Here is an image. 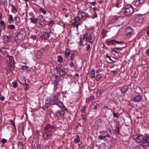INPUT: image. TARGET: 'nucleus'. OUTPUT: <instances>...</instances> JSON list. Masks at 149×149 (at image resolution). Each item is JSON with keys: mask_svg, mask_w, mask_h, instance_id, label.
Instances as JSON below:
<instances>
[{"mask_svg": "<svg viewBox=\"0 0 149 149\" xmlns=\"http://www.w3.org/2000/svg\"><path fill=\"white\" fill-rule=\"evenodd\" d=\"M26 35L25 31L24 30H20L15 37V40L16 42H20L24 40Z\"/></svg>", "mask_w": 149, "mask_h": 149, "instance_id": "f257e3e1", "label": "nucleus"}, {"mask_svg": "<svg viewBox=\"0 0 149 149\" xmlns=\"http://www.w3.org/2000/svg\"><path fill=\"white\" fill-rule=\"evenodd\" d=\"M124 14L126 15H129L133 13L134 9L133 7L130 4L126 5L125 7Z\"/></svg>", "mask_w": 149, "mask_h": 149, "instance_id": "f03ea898", "label": "nucleus"}, {"mask_svg": "<svg viewBox=\"0 0 149 149\" xmlns=\"http://www.w3.org/2000/svg\"><path fill=\"white\" fill-rule=\"evenodd\" d=\"M133 137L136 142L142 143L145 138H146V136L140 134L137 135H134Z\"/></svg>", "mask_w": 149, "mask_h": 149, "instance_id": "7ed1b4c3", "label": "nucleus"}, {"mask_svg": "<svg viewBox=\"0 0 149 149\" xmlns=\"http://www.w3.org/2000/svg\"><path fill=\"white\" fill-rule=\"evenodd\" d=\"M51 33V31L50 30L49 31L45 32L41 36V39L43 41L47 40L50 37Z\"/></svg>", "mask_w": 149, "mask_h": 149, "instance_id": "20e7f679", "label": "nucleus"}, {"mask_svg": "<svg viewBox=\"0 0 149 149\" xmlns=\"http://www.w3.org/2000/svg\"><path fill=\"white\" fill-rule=\"evenodd\" d=\"M52 135V132L51 130L45 132L43 134V138L44 139L48 140Z\"/></svg>", "mask_w": 149, "mask_h": 149, "instance_id": "39448f33", "label": "nucleus"}, {"mask_svg": "<svg viewBox=\"0 0 149 149\" xmlns=\"http://www.w3.org/2000/svg\"><path fill=\"white\" fill-rule=\"evenodd\" d=\"M134 33L133 29L131 27H128L126 28L125 31V34L128 37L131 36Z\"/></svg>", "mask_w": 149, "mask_h": 149, "instance_id": "423d86ee", "label": "nucleus"}, {"mask_svg": "<svg viewBox=\"0 0 149 149\" xmlns=\"http://www.w3.org/2000/svg\"><path fill=\"white\" fill-rule=\"evenodd\" d=\"M142 97L140 95H135L133 98L134 101L136 102H139L141 101Z\"/></svg>", "mask_w": 149, "mask_h": 149, "instance_id": "0eeeda50", "label": "nucleus"}, {"mask_svg": "<svg viewBox=\"0 0 149 149\" xmlns=\"http://www.w3.org/2000/svg\"><path fill=\"white\" fill-rule=\"evenodd\" d=\"M65 113V112L63 110H62L57 111L56 113V115L57 117L60 116L62 119H64Z\"/></svg>", "mask_w": 149, "mask_h": 149, "instance_id": "6e6552de", "label": "nucleus"}, {"mask_svg": "<svg viewBox=\"0 0 149 149\" xmlns=\"http://www.w3.org/2000/svg\"><path fill=\"white\" fill-rule=\"evenodd\" d=\"M142 144L145 147H148L149 146V135L146 136V138H145L143 141Z\"/></svg>", "mask_w": 149, "mask_h": 149, "instance_id": "1a4fd4ad", "label": "nucleus"}, {"mask_svg": "<svg viewBox=\"0 0 149 149\" xmlns=\"http://www.w3.org/2000/svg\"><path fill=\"white\" fill-rule=\"evenodd\" d=\"M59 76L57 75H53L51 77V80L52 83L54 84L58 83L57 81V78Z\"/></svg>", "mask_w": 149, "mask_h": 149, "instance_id": "9d476101", "label": "nucleus"}, {"mask_svg": "<svg viewBox=\"0 0 149 149\" xmlns=\"http://www.w3.org/2000/svg\"><path fill=\"white\" fill-rule=\"evenodd\" d=\"M11 40L10 36H5L3 38V42L6 44H8Z\"/></svg>", "mask_w": 149, "mask_h": 149, "instance_id": "9b49d317", "label": "nucleus"}, {"mask_svg": "<svg viewBox=\"0 0 149 149\" xmlns=\"http://www.w3.org/2000/svg\"><path fill=\"white\" fill-rule=\"evenodd\" d=\"M6 26V24L3 21H0V33L2 32V30H5Z\"/></svg>", "mask_w": 149, "mask_h": 149, "instance_id": "f8f14e48", "label": "nucleus"}, {"mask_svg": "<svg viewBox=\"0 0 149 149\" xmlns=\"http://www.w3.org/2000/svg\"><path fill=\"white\" fill-rule=\"evenodd\" d=\"M108 42L109 44H111L113 45H115L117 44H121L123 43V42L122 41H118L114 40H109L108 41Z\"/></svg>", "mask_w": 149, "mask_h": 149, "instance_id": "ddd939ff", "label": "nucleus"}, {"mask_svg": "<svg viewBox=\"0 0 149 149\" xmlns=\"http://www.w3.org/2000/svg\"><path fill=\"white\" fill-rule=\"evenodd\" d=\"M24 124L23 122H21L18 124V130L19 132H22L24 130Z\"/></svg>", "mask_w": 149, "mask_h": 149, "instance_id": "4468645a", "label": "nucleus"}, {"mask_svg": "<svg viewBox=\"0 0 149 149\" xmlns=\"http://www.w3.org/2000/svg\"><path fill=\"white\" fill-rule=\"evenodd\" d=\"M79 17H89L88 15L85 12H79L78 13Z\"/></svg>", "mask_w": 149, "mask_h": 149, "instance_id": "2eb2a0df", "label": "nucleus"}, {"mask_svg": "<svg viewBox=\"0 0 149 149\" xmlns=\"http://www.w3.org/2000/svg\"><path fill=\"white\" fill-rule=\"evenodd\" d=\"M95 39V38L92 37V35L90 34V35L88 36L87 40H88L90 43L92 44L94 42Z\"/></svg>", "mask_w": 149, "mask_h": 149, "instance_id": "dca6fc26", "label": "nucleus"}, {"mask_svg": "<svg viewBox=\"0 0 149 149\" xmlns=\"http://www.w3.org/2000/svg\"><path fill=\"white\" fill-rule=\"evenodd\" d=\"M81 21L80 19L78 17H77L75 18V21L74 24H81Z\"/></svg>", "mask_w": 149, "mask_h": 149, "instance_id": "f3484780", "label": "nucleus"}, {"mask_svg": "<svg viewBox=\"0 0 149 149\" xmlns=\"http://www.w3.org/2000/svg\"><path fill=\"white\" fill-rule=\"evenodd\" d=\"M145 147L142 144L137 145L135 146L134 149H145Z\"/></svg>", "mask_w": 149, "mask_h": 149, "instance_id": "a211bd4d", "label": "nucleus"}, {"mask_svg": "<svg viewBox=\"0 0 149 149\" xmlns=\"http://www.w3.org/2000/svg\"><path fill=\"white\" fill-rule=\"evenodd\" d=\"M70 54V50L68 49L67 48L65 49V55L66 58L68 57Z\"/></svg>", "mask_w": 149, "mask_h": 149, "instance_id": "6ab92c4d", "label": "nucleus"}, {"mask_svg": "<svg viewBox=\"0 0 149 149\" xmlns=\"http://www.w3.org/2000/svg\"><path fill=\"white\" fill-rule=\"evenodd\" d=\"M95 72L94 69H92L90 72V76L91 78H94L95 77Z\"/></svg>", "mask_w": 149, "mask_h": 149, "instance_id": "aec40b11", "label": "nucleus"}, {"mask_svg": "<svg viewBox=\"0 0 149 149\" xmlns=\"http://www.w3.org/2000/svg\"><path fill=\"white\" fill-rule=\"evenodd\" d=\"M38 21H39L40 23H41L42 22H43L45 20V18H44L42 16L39 15L38 16L37 18Z\"/></svg>", "mask_w": 149, "mask_h": 149, "instance_id": "412c9836", "label": "nucleus"}, {"mask_svg": "<svg viewBox=\"0 0 149 149\" xmlns=\"http://www.w3.org/2000/svg\"><path fill=\"white\" fill-rule=\"evenodd\" d=\"M144 1V0H138L135 2V4L136 6L140 5L143 3Z\"/></svg>", "mask_w": 149, "mask_h": 149, "instance_id": "4be33fe9", "label": "nucleus"}, {"mask_svg": "<svg viewBox=\"0 0 149 149\" xmlns=\"http://www.w3.org/2000/svg\"><path fill=\"white\" fill-rule=\"evenodd\" d=\"M65 69H62L60 71V75L61 77H63L65 74Z\"/></svg>", "mask_w": 149, "mask_h": 149, "instance_id": "5701e85b", "label": "nucleus"}, {"mask_svg": "<svg viewBox=\"0 0 149 149\" xmlns=\"http://www.w3.org/2000/svg\"><path fill=\"white\" fill-rule=\"evenodd\" d=\"M45 101L46 102H47V101H48V102H50L51 103H52V99L51 97L50 96H47L45 98Z\"/></svg>", "mask_w": 149, "mask_h": 149, "instance_id": "b1692460", "label": "nucleus"}, {"mask_svg": "<svg viewBox=\"0 0 149 149\" xmlns=\"http://www.w3.org/2000/svg\"><path fill=\"white\" fill-rule=\"evenodd\" d=\"M102 78V76L100 74H97L95 77V79L97 81L100 80Z\"/></svg>", "mask_w": 149, "mask_h": 149, "instance_id": "393cba45", "label": "nucleus"}, {"mask_svg": "<svg viewBox=\"0 0 149 149\" xmlns=\"http://www.w3.org/2000/svg\"><path fill=\"white\" fill-rule=\"evenodd\" d=\"M120 90L122 93H124L127 92V87H121Z\"/></svg>", "mask_w": 149, "mask_h": 149, "instance_id": "a878e982", "label": "nucleus"}, {"mask_svg": "<svg viewBox=\"0 0 149 149\" xmlns=\"http://www.w3.org/2000/svg\"><path fill=\"white\" fill-rule=\"evenodd\" d=\"M102 121L100 120L99 119H98L95 122V125H96L97 128H98L100 125Z\"/></svg>", "mask_w": 149, "mask_h": 149, "instance_id": "bb28decb", "label": "nucleus"}, {"mask_svg": "<svg viewBox=\"0 0 149 149\" xmlns=\"http://www.w3.org/2000/svg\"><path fill=\"white\" fill-rule=\"evenodd\" d=\"M30 19L31 22L33 24H36L38 21L37 18H31Z\"/></svg>", "mask_w": 149, "mask_h": 149, "instance_id": "cd10ccee", "label": "nucleus"}, {"mask_svg": "<svg viewBox=\"0 0 149 149\" xmlns=\"http://www.w3.org/2000/svg\"><path fill=\"white\" fill-rule=\"evenodd\" d=\"M74 141L76 143H78L80 142V139L78 135H77L76 138L74 140Z\"/></svg>", "mask_w": 149, "mask_h": 149, "instance_id": "c85d7f7f", "label": "nucleus"}, {"mask_svg": "<svg viewBox=\"0 0 149 149\" xmlns=\"http://www.w3.org/2000/svg\"><path fill=\"white\" fill-rule=\"evenodd\" d=\"M55 104L58 105V102L56 100H52V103H51V105L52 106V105Z\"/></svg>", "mask_w": 149, "mask_h": 149, "instance_id": "c756f323", "label": "nucleus"}, {"mask_svg": "<svg viewBox=\"0 0 149 149\" xmlns=\"http://www.w3.org/2000/svg\"><path fill=\"white\" fill-rule=\"evenodd\" d=\"M8 28L10 30L14 29L15 28V26L14 25L10 24L8 25Z\"/></svg>", "mask_w": 149, "mask_h": 149, "instance_id": "7c9ffc66", "label": "nucleus"}, {"mask_svg": "<svg viewBox=\"0 0 149 149\" xmlns=\"http://www.w3.org/2000/svg\"><path fill=\"white\" fill-rule=\"evenodd\" d=\"M119 49L121 50L120 48V47H115V48L112 49V51H114L116 53H118L119 52H118V50Z\"/></svg>", "mask_w": 149, "mask_h": 149, "instance_id": "2f4dec72", "label": "nucleus"}, {"mask_svg": "<svg viewBox=\"0 0 149 149\" xmlns=\"http://www.w3.org/2000/svg\"><path fill=\"white\" fill-rule=\"evenodd\" d=\"M88 34L86 33L84 34L83 36V39L87 41L88 39Z\"/></svg>", "mask_w": 149, "mask_h": 149, "instance_id": "473e14b6", "label": "nucleus"}, {"mask_svg": "<svg viewBox=\"0 0 149 149\" xmlns=\"http://www.w3.org/2000/svg\"><path fill=\"white\" fill-rule=\"evenodd\" d=\"M9 121L11 123H12V124L13 125L14 127L15 130H16V127L15 126V123L14 122L12 119L9 120Z\"/></svg>", "mask_w": 149, "mask_h": 149, "instance_id": "72a5a7b5", "label": "nucleus"}, {"mask_svg": "<svg viewBox=\"0 0 149 149\" xmlns=\"http://www.w3.org/2000/svg\"><path fill=\"white\" fill-rule=\"evenodd\" d=\"M58 101L59 102V103H60L61 104V107H63V110H65V111L67 110H68L65 107V106L63 105V102H61L60 101L58 100Z\"/></svg>", "mask_w": 149, "mask_h": 149, "instance_id": "f704fd0d", "label": "nucleus"}, {"mask_svg": "<svg viewBox=\"0 0 149 149\" xmlns=\"http://www.w3.org/2000/svg\"><path fill=\"white\" fill-rule=\"evenodd\" d=\"M115 131L116 132V133L117 134H120V131L119 127L118 126H116V128L115 130Z\"/></svg>", "mask_w": 149, "mask_h": 149, "instance_id": "c9c22d12", "label": "nucleus"}, {"mask_svg": "<svg viewBox=\"0 0 149 149\" xmlns=\"http://www.w3.org/2000/svg\"><path fill=\"white\" fill-rule=\"evenodd\" d=\"M51 125L50 124H48L46 125L44 128V130L45 131H47Z\"/></svg>", "mask_w": 149, "mask_h": 149, "instance_id": "e433bc0d", "label": "nucleus"}, {"mask_svg": "<svg viewBox=\"0 0 149 149\" xmlns=\"http://www.w3.org/2000/svg\"><path fill=\"white\" fill-rule=\"evenodd\" d=\"M58 61L60 63H62L63 61V57L60 56H58Z\"/></svg>", "mask_w": 149, "mask_h": 149, "instance_id": "4c0bfd02", "label": "nucleus"}, {"mask_svg": "<svg viewBox=\"0 0 149 149\" xmlns=\"http://www.w3.org/2000/svg\"><path fill=\"white\" fill-rule=\"evenodd\" d=\"M40 11L42 13L44 14H46V11L44 10L42 8H40L39 9Z\"/></svg>", "mask_w": 149, "mask_h": 149, "instance_id": "58836bf2", "label": "nucleus"}, {"mask_svg": "<svg viewBox=\"0 0 149 149\" xmlns=\"http://www.w3.org/2000/svg\"><path fill=\"white\" fill-rule=\"evenodd\" d=\"M8 57L9 58V61L10 63H12L13 61V57L10 56H8Z\"/></svg>", "mask_w": 149, "mask_h": 149, "instance_id": "ea45409f", "label": "nucleus"}, {"mask_svg": "<svg viewBox=\"0 0 149 149\" xmlns=\"http://www.w3.org/2000/svg\"><path fill=\"white\" fill-rule=\"evenodd\" d=\"M28 67L27 66L24 65L21 68L22 70H26L28 69Z\"/></svg>", "mask_w": 149, "mask_h": 149, "instance_id": "a19ab883", "label": "nucleus"}, {"mask_svg": "<svg viewBox=\"0 0 149 149\" xmlns=\"http://www.w3.org/2000/svg\"><path fill=\"white\" fill-rule=\"evenodd\" d=\"M13 85V87L15 88H16L18 86V84L17 82H13L12 83Z\"/></svg>", "mask_w": 149, "mask_h": 149, "instance_id": "79ce46f5", "label": "nucleus"}, {"mask_svg": "<svg viewBox=\"0 0 149 149\" xmlns=\"http://www.w3.org/2000/svg\"><path fill=\"white\" fill-rule=\"evenodd\" d=\"M98 138L99 140H103L105 138V136H104L100 135L98 136Z\"/></svg>", "mask_w": 149, "mask_h": 149, "instance_id": "37998d69", "label": "nucleus"}, {"mask_svg": "<svg viewBox=\"0 0 149 149\" xmlns=\"http://www.w3.org/2000/svg\"><path fill=\"white\" fill-rule=\"evenodd\" d=\"M29 84H28L25 83L24 85L25 88L24 89L26 90H28L29 88Z\"/></svg>", "mask_w": 149, "mask_h": 149, "instance_id": "c03bdc74", "label": "nucleus"}, {"mask_svg": "<svg viewBox=\"0 0 149 149\" xmlns=\"http://www.w3.org/2000/svg\"><path fill=\"white\" fill-rule=\"evenodd\" d=\"M113 113L114 117H116V118H118L119 117V115L118 112H117L116 113H115L114 111H113Z\"/></svg>", "mask_w": 149, "mask_h": 149, "instance_id": "a18cd8bd", "label": "nucleus"}, {"mask_svg": "<svg viewBox=\"0 0 149 149\" xmlns=\"http://www.w3.org/2000/svg\"><path fill=\"white\" fill-rule=\"evenodd\" d=\"M54 22L53 21L51 20L49 23V25L50 26L52 27V26L54 24Z\"/></svg>", "mask_w": 149, "mask_h": 149, "instance_id": "49530a36", "label": "nucleus"}, {"mask_svg": "<svg viewBox=\"0 0 149 149\" xmlns=\"http://www.w3.org/2000/svg\"><path fill=\"white\" fill-rule=\"evenodd\" d=\"M91 49V48L90 45H88L87 46V48L86 49V51L88 52L89 51L90 52Z\"/></svg>", "mask_w": 149, "mask_h": 149, "instance_id": "de8ad7c7", "label": "nucleus"}, {"mask_svg": "<svg viewBox=\"0 0 149 149\" xmlns=\"http://www.w3.org/2000/svg\"><path fill=\"white\" fill-rule=\"evenodd\" d=\"M136 21H137L138 23L140 24L142 23L143 21L142 19H140V18H137L136 19Z\"/></svg>", "mask_w": 149, "mask_h": 149, "instance_id": "09e8293b", "label": "nucleus"}, {"mask_svg": "<svg viewBox=\"0 0 149 149\" xmlns=\"http://www.w3.org/2000/svg\"><path fill=\"white\" fill-rule=\"evenodd\" d=\"M94 98V96L93 95L91 96L88 98H87L86 99V102L88 100H89L90 99L93 100Z\"/></svg>", "mask_w": 149, "mask_h": 149, "instance_id": "8fccbe9b", "label": "nucleus"}, {"mask_svg": "<svg viewBox=\"0 0 149 149\" xmlns=\"http://www.w3.org/2000/svg\"><path fill=\"white\" fill-rule=\"evenodd\" d=\"M11 6L12 7V11L14 12L17 11V9L16 7H15L14 5H12Z\"/></svg>", "mask_w": 149, "mask_h": 149, "instance_id": "3c124183", "label": "nucleus"}, {"mask_svg": "<svg viewBox=\"0 0 149 149\" xmlns=\"http://www.w3.org/2000/svg\"><path fill=\"white\" fill-rule=\"evenodd\" d=\"M69 65L71 68H73L74 66V63L71 61L70 62Z\"/></svg>", "mask_w": 149, "mask_h": 149, "instance_id": "603ef678", "label": "nucleus"}, {"mask_svg": "<svg viewBox=\"0 0 149 149\" xmlns=\"http://www.w3.org/2000/svg\"><path fill=\"white\" fill-rule=\"evenodd\" d=\"M54 84V91H56L58 88V83L54 84Z\"/></svg>", "mask_w": 149, "mask_h": 149, "instance_id": "864d4df0", "label": "nucleus"}, {"mask_svg": "<svg viewBox=\"0 0 149 149\" xmlns=\"http://www.w3.org/2000/svg\"><path fill=\"white\" fill-rule=\"evenodd\" d=\"M51 103L50 102H46L45 104V107L47 108H48L49 106Z\"/></svg>", "mask_w": 149, "mask_h": 149, "instance_id": "5fc2aeb1", "label": "nucleus"}, {"mask_svg": "<svg viewBox=\"0 0 149 149\" xmlns=\"http://www.w3.org/2000/svg\"><path fill=\"white\" fill-rule=\"evenodd\" d=\"M1 141L3 143L5 144L7 142V140L5 139H3Z\"/></svg>", "mask_w": 149, "mask_h": 149, "instance_id": "6e6d98bb", "label": "nucleus"}, {"mask_svg": "<svg viewBox=\"0 0 149 149\" xmlns=\"http://www.w3.org/2000/svg\"><path fill=\"white\" fill-rule=\"evenodd\" d=\"M115 6L117 8H119L121 6V5L120 3H117L116 4H115Z\"/></svg>", "mask_w": 149, "mask_h": 149, "instance_id": "4d7b16f0", "label": "nucleus"}, {"mask_svg": "<svg viewBox=\"0 0 149 149\" xmlns=\"http://www.w3.org/2000/svg\"><path fill=\"white\" fill-rule=\"evenodd\" d=\"M37 146V149H42V145L41 144H39Z\"/></svg>", "mask_w": 149, "mask_h": 149, "instance_id": "13d9d810", "label": "nucleus"}, {"mask_svg": "<svg viewBox=\"0 0 149 149\" xmlns=\"http://www.w3.org/2000/svg\"><path fill=\"white\" fill-rule=\"evenodd\" d=\"M9 20H11V21H14L12 15H9Z\"/></svg>", "mask_w": 149, "mask_h": 149, "instance_id": "bf43d9fd", "label": "nucleus"}, {"mask_svg": "<svg viewBox=\"0 0 149 149\" xmlns=\"http://www.w3.org/2000/svg\"><path fill=\"white\" fill-rule=\"evenodd\" d=\"M71 57V61H73L74 57V54H72Z\"/></svg>", "mask_w": 149, "mask_h": 149, "instance_id": "052dcab7", "label": "nucleus"}, {"mask_svg": "<svg viewBox=\"0 0 149 149\" xmlns=\"http://www.w3.org/2000/svg\"><path fill=\"white\" fill-rule=\"evenodd\" d=\"M5 97L3 96H1L0 97V100L2 101H4L5 100Z\"/></svg>", "mask_w": 149, "mask_h": 149, "instance_id": "680f3d73", "label": "nucleus"}, {"mask_svg": "<svg viewBox=\"0 0 149 149\" xmlns=\"http://www.w3.org/2000/svg\"><path fill=\"white\" fill-rule=\"evenodd\" d=\"M93 18H94L97 17V15L96 12L94 11V13L93 14Z\"/></svg>", "mask_w": 149, "mask_h": 149, "instance_id": "e2e57ef3", "label": "nucleus"}, {"mask_svg": "<svg viewBox=\"0 0 149 149\" xmlns=\"http://www.w3.org/2000/svg\"><path fill=\"white\" fill-rule=\"evenodd\" d=\"M86 107L85 106H84V109L83 110H81V112H84L85 110L86 109Z\"/></svg>", "mask_w": 149, "mask_h": 149, "instance_id": "0e129e2a", "label": "nucleus"}, {"mask_svg": "<svg viewBox=\"0 0 149 149\" xmlns=\"http://www.w3.org/2000/svg\"><path fill=\"white\" fill-rule=\"evenodd\" d=\"M102 30L103 34H105L107 33V32H108V31L105 29H102Z\"/></svg>", "mask_w": 149, "mask_h": 149, "instance_id": "69168bd1", "label": "nucleus"}, {"mask_svg": "<svg viewBox=\"0 0 149 149\" xmlns=\"http://www.w3.org/2000/svg\"><path fill=\"white\" fill-rule=\"evenodd\" d=\"M31 38L33 40H35L36 38V36H31Z\"/></svg>", "mask_w": 149, "mask_h": 149, "instance_id": "338daca9", "label": "nucleus"}, {"mask_svg": "<svg viewBox=\"0 0 149 149\" xmlns=\"http://www.w3.org/2000/svg\"><path fill=\"white\" fill-rule=\"evenodd\" d=\"M4 4L6 6L7 5L8 1L7 0H4L3 1Z\"/></svg>", "mask_w": 149, "mask_h": 149, "instance_id": "774afa93", "label": "nucleus"}]
</instances>
